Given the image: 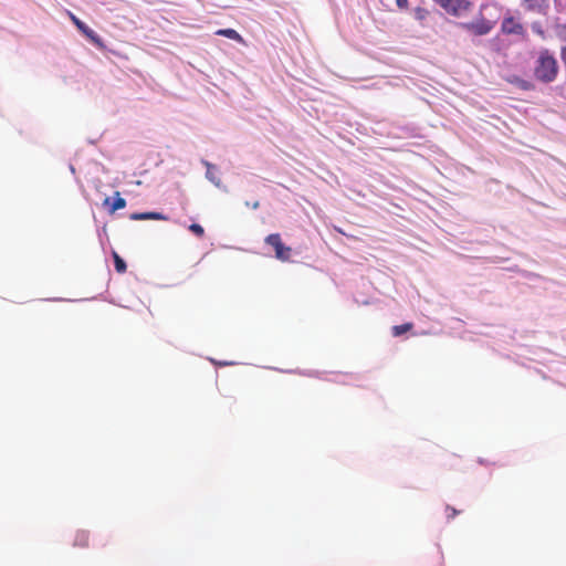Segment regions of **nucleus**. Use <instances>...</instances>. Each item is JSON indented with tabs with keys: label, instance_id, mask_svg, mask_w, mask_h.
<instances>
[{
	"label": "nucleus",
	"instance_id": "obj_1",
	"mask_svg": "<svg viewBox=\"0 0 566 566\" xmlns=\"http://www.w3.org/2000/svg\"><path fill=\"white\" fill-rule=\"evenodd\" d=\"M559 73L557 59L548 49H541L534 61L533 76L536 81L549 84L554 82Z\"/></svg>",
	"mask_w": 566,
	"mask_h": 566
},
{
	"label": "nucleus",
	"instance_id": "obj_2",
	"mask_svg": "<svg viewBox=\"0 0 566 566\" xmlns=\"http://www.w3.org/2000/svg\"><path fill=\"white\" fill-rule=\"evenodd\" d=\"M433 2L452 17H461L473 7L470 0H433Z\"/></svg>",
	"mask_w": 566,
	"mask_h": 566
},
{
	"label": "nucleus",
	"instance_id": "obj_3",
	"mask_svg": "<svg viewBox=\"0 0 566 566\" xmlns=\"http://www.w3.org/2000/svg\"><path fill=\"white\" fill-rule=\"evenodd\" d=\"M501 32L506 35H516L522 39L527 38V31L524 24L513 15L503 18L501 22Z\"/></svg>",
	"mask_w": 566,
	"mask_h": 566
},
{
	"label": "nucleus",
	"instance_id": "obj_4",
	"mask_svg": "<svg viewBox=\"0 0 566 566\" xmlns=\"http://www.w3.org/2000/svg\"><path fill=\"white\" fill-rule=\"evenodd\" d=\"M265 243L274 249L276 259L281 261H287L290 259L292 249L284 245L279 233L269 234L265 238Z\"/></svg>",
	"mask_w": 566,
	"mask_h": 566
},
{
	"label": "nucleus",
	"instance_id": "obj_5",
	"mask_svg": "<svg viewBox=\"0 0 566 566\" xmlns=\"http://www.w3.org/2000/svg\"><path fill=\"white\" fill-rule=\"evenodd\" d=\"M461 27L475 35H485L491 32L494 24L481 15L475 21L462 23Z\"/></svg>",
	"mask_w": 566,
	"mask_h": 566
},
{
	"label": "nucleus",
	"instance_id": "obj_6",
	"mask_svg": "<svg viewBox=\"0 0 566 566\" xmlns=\"http://www.w3.org/2000/svg\"><path fill=\"white\" fill-rule=\"evenodd\" d=\"M67 17L75 24V27L81 31L87 39H90L93 43L102 46L101 38L84 22H82L74 13L67 11Z\"/></svg>",
	"mask_w": 566,
	"mask_h": 566
},
{
	"label": "nucleus",
	"instance_id": "obj_7",
	"mask_svg": "<svg viewBox=\"0 0 566 566\" xmlns=\"http://www.w3.org/2000/svg\"><path fill=\"white\" fill-rule=\"evenodd\" d=\"M521 6L528 12L541 13L548 7V0H521Z\"/></svg>",
	"mask_w": 566,
	"mask_h": 566
},
{
	"label": "nucleus",
	"instance_id": "obj_8",
	"mask_svg": "<svg viewBox=\"0 0 566 566\" xmlns=\"http://www.w3.org/2000/svg\"><path fill=\"white\" fill-rule=\"evenodd\" d=\"M505 81L510 84L517 86L522 91H531L534 88L532 82L524 80L517 75H510L505 78Z\"/></svg>",
	"mask_w": 566,
	"mask_h": 566
},
{
	"label": "nucleus",
	"instance_id": "obj_9",
	"mask_svg": "<svg viewBox=\"0 0 566 566\" xmlns=\"http://www.w3.org/2000/svg\"><path fill=\"white\" fill-rule=\"evenodd\" d=\"M132 220H168L166 216L159 212H136L130 216Z\"/></svg>",
	"mask_w": 566,
	"mask_h": 566
},
{
	"label": "nucleus",
	"instance_id": "obj_10",
	"mask_svg": "<svg viewBox=\"0 0 566 566\" xmlns=\"http://www.w3.org/2000/svg\"><path fill=\"white\" fill-rule=\"evenodd\" d=\"M88 541H90L88 533L86 531H78L75 534L73 544H74V546L83 548V547L88 546Z\"/></svg>",
	"mask_w": 566,
	"mask_h": 566
},
{
	"label": "nucleus",
	"instance_id": "obj_11",
	"mask_svg": "<svg viewBox=\"0 0 566 566\" xmlns=\"http://www.w3.org/2000/svg\"><path fill=\"white\" fill-rule=\"evenodd\" d=\"M216 34L226 36L238 42L242 41V36L234 29H220L216 32Z\"/></svg>",
	"mask_w": 566,
	"mask_h": 566
},
{
	"label": "nucleus",
	"instance_id": "obj_12",
	"mask_svg": "<svg viewBox=\"0 0 566 566\" xmlns=\"http://www.w3.org/2000/svg\"><path fill=\"white\" fill-rule=\"evenodd\" d=\"M531 29L541 39L545 40L547 38V33L542 21H533Z\"/></svg>",
	"mask_w": 566,
	"mask_h": 566
},
{
	"label": "nucleus",
	"instance_id": "obj_13",
	"mask_svg": "<svg viewBox=\"0 0 566 566\" xmlns=\"http://www.w3.org/2000/svg\"><path fill=\"white\" fill-rule=\"evenodd\" d=\"M412 327H413L412 323H405L401 325L394 326L391 332L395 337H398V336L402 335L403 333L411 331Z\"/></svg>",
	"mask_w": 566,
	"mask_h": 566
},
{
	"label": "nucleus",
	"instance_id": "obj_14",
	"mask_svg": "<svg viewBox=\"0 0 566 566\" xmlns=\"http://www.w3.org/2000/svg\"><path fill=\"white\" fill-rule=\"evenodd\" d=\"M126 207V200L119 196V192H116V198L109 207V212L114 213L119 209H124Z\"/></svg>",
	"mask_w": 566,
	"mask_h": 566
},
{
	"label": "nucleus",
	"instance_id": "obj_15",
	"mask_svg": "<svg viewBox=\"0 0 566 566\" xmlns=\"http://www.w3.org/2000/svg\"><path fill=\"white\" fill-rule=\"evenodd\" d=\"M113 258H114L115 270L118 273H124L127 268L125 261L116 252H113Z\"/></svg>",
	"mask_w": 566,
	"mask_h": 566
},
{
	"label": "nucleus",
	"instance_id": "obj_16",
	"mask_svg": "<svg viewBox=\"0 0 566 566\" xmlns=\"http://www.w3.org/2000/svg\"><path fill=\"white\" fill-rule=\"evenodd\" d=\"M429 12L427 9L418 7L415 9V18L419 21H423L427 19Z\"/></svg>",
	"mask_w": 566,
	"mask_h": 566
},
{
	"label": "nucleus",
	"instance_id": "obj_17",
	"mask_svg": "<svg viewBox=\"0 0 566 566\" xmlns=\"http://www.w3.org/2000/svg\"><path fill=\"white\" fill-rule=\"evenodd\" d=\"M189 230L195 234L197 235L198 238H202L205 235V230L203 228L198 224V223H191L189 226Z\"/></svg>",
	"mask_w": 566,
	"mask_h": 566
},
{
	"label": "nucleus",
	"instance_id": "obj_18",
	"mask_svg": "<svg viewBox=\"0 0 566 566\" xmlns=\"http://www.w3.org/2000/svg\"><path fill=\"white\" fill-rule=\"evenodd\" d=\"M447 515L449 518H453L458 513L459 511H457L454 507H451V506H447Z\"/></svg>",
	"mask_w": 566,
	"mask_h": 566
},
{
	"label": "nucleus",
	"instance_id": "obj_19",
	"mask_svg": "<svg viewBox=\"0 0 566 566\" xmlns=\"http://www.w3.org/2000/svg\"><path fill=\"white\" fill-rule=\"evenodd\" d=\"M555 6L559 9H566V0H553Z\"/></svg>",
	"mask_w": 566,
	"mask_h": 566
},
{
	"label": "nucleus",
	"instance_id": "obj_20",
	"mask_svg": "<svg viewBox=\"0 0 566 566\" xmlns=\"http://www.w3.org/2000/svg\"><path fill=\"white\" fill-rule=\"evenodd\" d=\"M560 59H562L563 64L566 67V45L562 46V49H560Z\"/></svg>",
	"mask_w": 566,
	"mask_h": 566
},
{
	"label": "nucleus",
	"instance_id": "obj_21",
	"mask_svg": "<svg viewBox=\"0 0 566 566\" xmlns=\"http://www.w3.org/2000/svg\"><path fill=\"white\" fill-rule=\"evenodd\" d=\"M396 3L400 9H407L408 7V0H396Z\"/></svg>",
	"mask_w": 566,
	"mask_h": 566
},
{
	"label": "nucleus",
	"instance_id": "obj_22",
	"mask_svg": "<svg viewBox=\"0 0 566 566\" xmlns=\"http://www.w3.org/2000/svg\"><path fill=\"white\" fill-rule=\"evenodd\" d=\"M259 207H260L259 201L252 202V206H251L252 209L256 210Z\"/></svg>",
	"mask_w": 566,
	"mask_h": 566
},
{
	"label": "nucleus",
	"instance_id": "obj_23",
	"mask_svg": "<svg viewBox=\"0 0 566 566\" xmlns=\"http://www.w3.org/2000/svg\"><path fill=\"white\" fill-rule=\"evenodd\" d=\"M109 205H111V199L107 197L104 200V206H109Z\"/></svg>",
	"mask_w": 566,
	"mask_h": 566
}]
</instances>
